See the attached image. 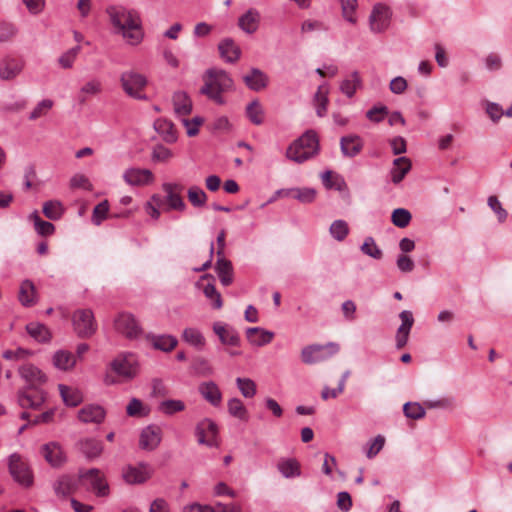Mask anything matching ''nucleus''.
Here are the masks:
<instances>
[{
	"instance_id": "nucleus-34",
	"label": "nucleus",
	"mask_w": 512,
	"mask_h": 512,
	"mask_svg": "<svg viewBox=\"0 0 512 512\" xmlns=\"http://www.w3.org/2000/svg\"><path fill=\"white\" fill-rule=\"evenodd\" d=\"M259 19V12L254 9H249L239 18V27L246 33L252 34L258 28Z\"/></svg>"
},
{
	"instance_id": "nucleus-6",
	"label": "nucleus",
	"mask_w": 512,
	"mask_h": 512,
	"mask_svg": "<svg viewBox=\"0 0 512 512\" xmlns=\"http://www.w3.org/2000/svg\"><path fill=\"white\" fill-rule=\"evenodd\" d=\"M120 82L127 95L138 100H146L147 97L142 90L147 85L144 75L135 71H126L121 74Z\"/></svg>"
},
{
	"instance_id": "nucleus-4",
	"label": "nucleus",
	"mask_w": 512,
	"mask_h": 512,
	"mask_svg": "<svg viewBox=\"0 0 512 512\" xmlns=\"http://www.w3.org/2000/svg\"><path fill=\"white\" fill-rule=\"evenodd\" d=\"M319 152V139L315 131L308 130L286 150V157L298 164L314 157Z\"/></svg>"
},
{
	"instance_id": "nucleus-5",
	"label": "nucleus",
	"mask_w": 512,
	"mask_h": 512,
	"mask_svg": "<svg viewBox=\"0 0 512 512\" xmlns=\"http://www.w3.org/2000/svg\"><path fill=\"white\" fill-rule=\"evenodd\" d=\"M340 347L335 342H329L325 345H309L302 349L301 358L306 364H314L325 361L338 353Z\"/></svg>"
},
{
	"instance_id": "nucleus-21",
	"label": "nucleus",
	"mask_w": 512,
	"mask_h": 512,
	"mask_svg": "<svg viewBox=\"0 0 512 512\" xmlns=\"http://www.w3.org/2000/svg\"><path fill=\"white\" fill-rule=\"evenodd\" d=\"M41 453L45 460L54 467L62 465L65 461L64 453L56 442L44 444L41 448Z\"/></svg>"
},
{
	"instance_id": "nucleus-17",
	"label": "nucleus",
	"mask_w": 512,
	"mask_h": 512,
	"mask_svg": "<svg viewBox=\"0 0 512 512\" xmlns=\"http://www.w3.org/2000/svg\"><path fill=\"white\" fill-rule=\"evenodd\" d=\"M161 439V429L156 425H149L141 431L139 446L143 450L152 451L159 446Z\"/></svg>"
},
{
	"instance_id": "nucleus-37",
	"label": "nucleus",
	"mask_w": 512,
	"mask_h": 512,
	"mask_svg": "<svg viewBox=\"0 0 512 512\" xmlns=\"http://www.w3.org/2000/svg\"><path fill=\"white\" fill-rule=\"evenodd\" d=\"M76 364L74 355L66 350H58L53 355V365L60 370L72 369Z\"/></svg>"
},
{
	"instance_id": "nucleus-20",
	"label": "nucleus",
	"mask_w": 512,
	"mask_h": 512,
	"mask_svg": "<svg viewBox=\"0 0 512 512\" xmlns=\"http://www.w3.org/2000/svg\"><path fill=\"white\" fill-rule=\"evenodd\" d=\"M106 412L100 405L90 404L81 408L78 412V418L84 423L100 424L105 419Z\"/></svg>"
},
{
	"instance_id": "nucleus-33",
	"label": "nucleus",
	"mask_w": 512,
	"mask_h": 512,
	"mask_svg": "<svg viewBox=\"0 0 512 512\" xmlns=\"http://www.w3.org/2000/svg\"><path fill=\"white\" fill-rule=\"evenodd\" d=\"M147 339L151 342L155 349L169 352L177 346V339L171 335H147Z\"/></svg>"
},
{
	"instance_id": "nucleus-13",
	"label": "nucleus",
	"mask_w": 512,
	"mask_h": 512,
	"mask_svg": "<svg viewBox=\"0 0 512 512\" xmlns=\"http://www.w3.org/2000/svg\"><path fill=\"white\" fill-rule=\"evenodd\" d=\"M391 16L392 12L388 6L375 5L369 17L371 30L375 33L385 31L389 27Z\"/></svg>"
},
{
	"instance_id": "nucleus-44",
	"label": "nucleus",
	"mask_w": 512,
	"mask_h": 512,
	"mask_svg": "<svg viewBox=\"0 0 512 512\" xmlns=\"http://www.w3.org/2000/svg\"><path fill=\"white\" fill-rule=\"evenodd\" d=\"M227 407L231 416L243 421L248 420V411L240 399L231 398L227 403Z\"/></svg>"
},
{
	"instance_id": "nucleus-60",
	"label": "nucleus",
	"mask_w": 512,
	"mask_h": 512,
	"mask_svg": "<svg viewBox=\"0 0 512 512\" xmlns=\"http://www.w3.org/2000/svg\"><path fill=\"white\" fill-rule=\"evenodd\" d=\"M191 368L194 371V373L201 376H208L213 372L208 360H206L203 357L195 358L192 362Z\"/></svg>"
},
{
	"instance_id": "nucleus-1",
	"label": "nucleus",
	"mask_w": 512,
	"mask_h": 512,
	"mask_svg": "<svg viewBox=\"0 0 512 512\" xmlns=\"http://www.w3.org/2000/svg\"><path fill=\"white\" fill-rule=\"evenodd\" d=\"M27 386L18 391V404L26 409H38L45 401V393L39 387L47 380L45 374L35 365L25 363L18 369Z\"/></svg>"
},
{
	"instance_id": "nucleus-52",
	"label": "nucleus",
	"mask_w": 512,
	"mask_h": 512,
	"mask_svg": "<svg viewBox=\"0 0 512 512\" xmlns=\"http://www.w3.org/2000/svg\"><path fill=\"white\" fill-rule=\"evenodd\" d=\"M188 199L195 207H202L207 201L206 193L197 186H192L188 189Z\"/></svg>"
},
{
	"instance_id": "nucleus-8",
	"label": "nucleus",
	"mask_w": 512,
	"mask_h": 512,
	"mask_svg": "<svg viewBox=\"0 0 512 512\" xmlns=\"http://www.w3.org/2000/svg\"><path fill=\"white\" fill-rule=\"evenodd\" d=\"M218 426L210 418H204L197 423L195 427V435L197 442L208 447H219Z\"/></svg>"
},
{
	"instance_id": "nucleus-15",
	"label": "nucleus",
	"mask_w": 512,
	"mask_h": 512,
	"mask_svg": "<svg viewBox=\"0 0 512 512\" xmlns=\"http://www.w3.org/2000/svg\"><path fill=\"white\" fill-rule=\"evenodd\" d=\"M401 325L398 327L395 335V343L397 349H402L406 346L411 328L414 324V317L411 311L403 310L399 314Z\"/></svg>"
},
{
	"instance_id": "nucleus-12",
	"label": "nucleus",
	"mask_w": 512,
	"mask_h": 512,
	"mask_svg": "<svg viewBox=\"0 0 512 512\" xmlns=\"http://www.w3.org/2000/svg\"><path fill=\"white\" fill-rule=\"evenodd\" d=\"M152 469L147 463H140L138 466L128 465L122 470V477L127 484H142L150 479Z\"/></svg>"
},
{
	"instance_id": "nucleus-24",
	"label": "nucleus",
	"mask_w": 512,
	"mask_h": 512,
	"mask_svg": "<svg viewBox=\"0 0 512 512\" xmlns=\"http://www.w3.org/2000/svg\"><path fill=\"white\" fill-rule=\"evenodd\" d=\"M220 56L229 63L236 62L241 56L240 47L231 39L225 38L218 44Z\"/></svg>"
},
{
	"instance_id": "nucleus-59",
	"label": "nucleus",
	"mask_w": 512,
	"mask_h": 512,
	"mask_svg": "<svg viewBox=\"0 0 512 512\" xmlns=\"http://www.w3.org/2000/svg\"><path fill=\"white\" fill-rule=\"evenodd\" d=\"M342 14L346 21L355 24V11L357 8V0H341Z\"/></svg>"
},
{
	"instance_id": "nucleus-49",
	"label": "nucleus",
	"mask_w": 512,
	"mask_h": 512,
	"mask_svg": "<svg viewBox=\"0 0 512 512\" xmlns=\"http://www.w3.org/2000/svg\"><path fill=\"white\" fill-rule=\"evenodd\" d=\"M63 211L62 204L59 201H47L43 204V213L51 220L60 219Z\"/></svg>"
},
{
	"instance_id": "nucleus-27",
	"label": "nucleus",
	"mask_w": 512,
	"mask_h": 512,
	"mask_svg": "<svg viewBox=\"0 0 512 512\" xmlns=\"http://www.w3.org/2000/svg\"><path fill=\"white\" fill-rule=\"evenodd\" d=\"M202 397L213 406H219L222 400V393L213 381L204 382L199 386Z\"/></svg>"
},
{
	"instance_id": "nucleus-57",
	"label": "nucleus",
	"mask_w": 512,
	"mask_h": 512,
	"mask_svg": "<svg viewBox=\"0 0 512 512\" xmlns=\"http://www.w3.org/2000/svg\"><path fill=\"white\" fill-rule=\"evenodd\" d=\"M81 47L79 45L69 49L59 57V64L64 69H69L73 66V63L79 54Z\"/></svg>"
},
{
	"instance_id": "nucleus-29",
	"label": "nucleus",
	"mask_w": 512,
	"mask_h": 512,
	"mask_svg": "<svg viewBox=\"0 0 512 512\" xmlns=\"http://www.w3.org/2000/svg\"><path fill=\"white\" fill-rule=\"evenodd\" d=\"M78 448L88 459L97 458L103 451L102 442L94 438H86L78 442Z\"/></svg>"
},
{
	"instance_id": "nucleus-47",
	"label": "nucleus",
	"mask_w": 512,
	"mask_h": 512,
	"mask_svg": "<svg viewBox=\"0 0 512 512\" xmlns=\"http://www.w3.org/2000/svg\"><path fill=\"white\" fill-rule=\"evenodd\" d=\"M412 219L411 213L405 208H397L392 212L391 221L399 228H405Z\"/></svg>"
},
{
	"instance_id": "nucleus-22",
	"label": "nucleus",
	"mask_w": 512,
	"mask_h": 512,
	"mask_svg": "<svg viewBox=\"0 0 512 512\" xmlns=\"http://www.w3.org/2000/svg\"><path fill=\"white\" fill-rule=\"evenodd\" d=\"M341 152L345 157H355L363 148V141L358 135H347L340 139Z\"/></svg>"
},
{
	"instance_id": "nucleus-3",
	"label": "nucleus",
	"mask_w": 512,
	"mask_h": 512,
	"mask_svg": "<svg viewBox=\"0 0 512 512\" xmlns=\"http://www.w3.org/2000/svg\"><path fill=\"white\" fill-rule=\"evenodd\" d=\"M203 80L204 85L201 87L200 93L215 103L223 105L225 100L222 93L231 90L234 84L229 74L222 69L210 68L206 70Z\"/></svg>"
},
{
	"instance_id": "nucleus-28",
	"label": "nucleus",
	"mask_w": 512,
	"mask_h": 512,
	"mask_svg": "<svg viewBox=\"0 0 512 512\" xmlns=\"http://www.w3.org/2000/svg\"><path fill=\"white\" fill-rule=\"evenodd\" d=\"M248 341L255 346H263L270 343L274 333L260 327H250L246 330Z\"/></svg>"
},
{
	"instance_id": "nucleus-32",
	"label": "nucleus",
	"mask_w": 512,
	"mask_h": 512,
	"mask_svg": "<svg viewBox=\"0 0 512 512\" xmlns=\"http://www.w3.org/2000/svg\"><path fill=\"white\" fill-rule=\"evenodd\" d=\"M215 269L224 286H229L233 282L232 263L225 257H218Z\"/></svg>"
},
{
	"instance_id": "nucleus-31",
	"label": "nucleus",
	"mask_w": 512,
	"mask_h": 512,
	"mask_svg": "<svg viewBox=\"0 0 512 512\" xmlns=\"http://www.w3.org/2000/svg\"><path fill=\"white\" fill-rule=\"evenodd\" d=\"M58 389L63 402L67 406L76 407L83 401L82 392L77 388H72L64 384H59Z\"/></svg>"
},
{
	"instance_id": "nucleus-25",
	"label": "nucleus",
	"mask_w": 512,
	"mask_h": 512,
	"mask_svg": "<svg viewBox=\"0 0 512 512\" xmlns=\"http://www.w3.org/2000/svg\"><path fill=\"white\" fill-rule=\"evenodd\" d=\"M213 331L224 345L238 346L240 344L239 335L233 328L216 322L213 325Z\"/></svg>"
},
{
	"instance_id": "nucleus-16",
	"label": "nucleus",
	"mask_w": 512,
	"mask_h": 512,
	"mask_svg": "<svg viewBox=\"0 0 512 512\" xmlns=\"http://www.w3.org/2000/svg\"><path fill=\"white\" fill-rule=\"evenodd\" d=\"M111 369L126 379H131L137 374L136 361L132 355L118 356L111 362Z\"/></svg>"
},
{
	"instance_id": "nucleus-62",
	"label": "nucleus",
	"mask_w": 512,
	"mask_h": 512,
	"mask_svg": "<svg viewBox=\"0 0 512 512\" xmlns=\"http://www.w3.org/2000/svg\"><path fill=\"white\" fill-rule=\"evenodd\" d=\"M54 102L50 99H44L40 101L37 106L29 115L30 120H36L42 116H45L48 111L53 107Z\"/></svg>"
},
{
	"instance_id": "nucleus-7",
	"label": "nucleus",
	"mask_w": 512,
	"mask_h": 512,
	"mask_svg": "<svg viewBox=\"0 0 512 512\" xmlns=\"http://www.w3.org/2000/svg\"><path fill=\"white\" fill-rule=\"evenodd\" d=\"M74 331L80 338H89L97 330L94 314L90 309H78L72 315Z\"/></svg>"
},
{
	"instance_id": "nucleus-51",
	"label": "nucleus",
	"mask_w": 512,
	"mask_h": 512,
	"mask_svg": "<svg viewBox=\"0 0 512 512\" xmlns=\"http://www.w3.org/2000/svg\"><path fill=\"white\" fill-rule=\"evenodd\" d=\"M403 412L407 418L418 420L425 416V409L417 402H407L403 406Z\"/></svg>"
},
{
	"instance_id": "nucleus-53",
	"label": "nucleus",
	"mask_w": 512,
	"mask_h": 512,
	"mask_svg": "<svg viewBox=\"0 0 512 512\" xmlns=\"http://www.w3.org/2000/svg\"><path fill=\"white\" fill-rule=\"evenodd\" d=\"M236 384L241 394L246 398H252L256 394V384L249 378H237Z\"/></svg>"
},
{
	"instance_id": "nucleus-58",
	"label": "nucleus",
	"mask_w": 512,
	"mask_h": 512,
	"mask_svg": "<svg viewBox=\"0 0 512 512\" xmlns=\"http://www.w3.org/2000/svg\"><path fill=\"white\" fill-rule=\"evenodd\" d=\"M204 295L212 301V307L214 309H220L223 305L221 294L216 290L215 285L208 283L203 288Z\"/></svg>"
},
{
	"instance_id": "nucleus-19",
	"label": "nucleus",
	"mask_w": 512,
	"mask_h": 512,
	"mask_svg": "<svg viewBox=\"0 0 512 512\" xmlns=\"http://www.w3.org/2000/svg\"><path fill=\"white\" fill-rule=\"evenodd\" d=\"M23 68V60L5 57L0 61V79L3 81L13 80L22 72Z\"/></svg>"
},
{
	"instance_id": "nucleus-26",
	"label": "nucleus",
	"mask_w": 512,
	"mask_h": 512,
	"mask_svg": "<svg viewBox=\"0 0 512 512\" xmlns=\"http://www.w3.org/2000/svg\"><path fill=\"white\" fill-rule=\"evenodd\" d=\"M18 299L24 307H31L36 304L37 292L32 281L28 279L22 281L19 288Z\"/></svg>"
},
{
	"instance_id": "nucleus-43",
	"label": "nucleus",
	"mask_w": 512,
	"mask_h": 512,
	"mask_svg": "<svg viewBox=\"0 0 512 512\" xmlns=\"http://www.w3.org/2000/svg\"><path fill=\"white\" fill-rule=\"evenodd\" d=\"M182 338L188 344L201 349L205 345V338L196 328H186L182 333Z\"/></svg>"
},
{
	"instance_id": "nucleus-38",
	"label": "nucleus",
	"mask_w": 512,
	"mask_h": 512,
	"mask_svg": "<svg viewBox=\"0 0 512 512\" xmlns=\"http://www.w3.org/2000/svg\"><path fill=\"white\" fill-rule=\"evenodd\" d=\"M26 330L38 342H49L51 339V333L44 324L31 322L26 325Z\"/></svg>"
},
{
	"instance_id": "nucleus-39",
	"label": "nucleus",
	"mask_w": 512,
	"mask_h": 512,
	"mask_svg": "<svg viewBox=\"0 0 512 512\" xmlns=\"http://www.w3.org/2000/svg\"><path fill=\"white\" fill-rule=\"evenodd\" d=\"M361 87V78L358 72L354 71L350 76L343 80L340 85V90L347 97L351 98L356 90Z\"/></svg>"
},
{
	"instance_id": "nucleus-50",
	"label": "nucleus",
	"mask_w": 512,
	"mask_h": 512,
	"mask_svg": "<svg viewBox=\"0 0 512 512\" xmlns=\"http://www.w3.org/2000/svg\"><path fill=\"white\" fill-rule=\"evenodd\" d=\"M329 230L331 236L337 241H343L349 234L348 224L344 220H335Z\"/></svg>"
},
{
	"instance_id": "nucleus-18",
	"label": "nucleus",
	"mask_w": 512,
	"mask_h": 512,
	"mask_svg": "<svg viewBox=\"0 0 512 512\" xmlns=\"http://www.w3.org/2000/svg\"><path fill=\"white\" fill-rule=\"evenodd\" d=\"M123 179L130 186H145L154 181V175L149 169L128 168L123 173Z\"/></svg>"
},
{
	"instance_id": "nucleus-36",
	"label": "nucleus",
	"mask_w": 512,
	"mask_h": 512,
	"mask_svg": "<svg viewBox=\"0 0 512 512\" xmlns=\"http://www.w3.org/2000/svg\"><path fill=\"white\" fill-rule=\"evenodd\" d=\"M154 127L167 143H173L177 140L176 130L171 121L158 119L155 121Z\"/></svg>"
},
{
	"instance_id": "nucleus-63",
	"label": "nucleus",
	"mask_w": 512,
	"mask_h": 512,
	"mask_svg": "<svg viewBox=\"0 0 512 512\" xmlns=\"http://www.w3.org/2000/svg\"><path fill=\"white\" fill-rule=\"evenodd\" d=\"M315 101L317 103L316 113L319 117H323L327 112L328 97L327 92L323 91L321 86L315 94Z\"/></svg>"
},
{
	"instance_id": "nucleus-42",
	"label": "nucleus",
	"mask_w": 512,
	"mask_h": 512,
	"mask_svg": "<svg viewBox=\"0 0 512 512\" xmlns=\"http://www.w3.org/2000/svg\"><path fill=\"white\" fill-rule=\"evenodd\" d=\"M246 115L255 125H261L264 121V110L258 100H253L246 107Z\"/></svg>"
},
{
	"instance_id": "nucleus-54",
	"label": "nucleus",
	"mask_w": 512,
	"mask_h": 512,
	"mask_svg": "<svg viewBox=\"0 0 512 512\" xmlns=\"http://www.w3.org/2000/svg\"><path fill=\"white\" fill-rule=\"evenodd\" d=\"M361 251L374 259H381L383 256L382 250L376 245L372 237H367L361 246Z\"/></svg>"
},
{
	"instance_id": "nucleus-9",
	"label": "nucleus",
	"mask_w": 512,
	"mask_h": 512,
	"mask_svg": "<svg viewBox=\"0 0 512 512\" xmlns=\"http://www.w3.org/2000/svg\"><path fill=\"white\" fill-rule=\"evenodd\" d=\"M9 471L13 479L22 486L29 487L33 483V475L29 465L22 457L14 453L9 457Z\"/></svg>"
},
{
	"instance_id": "nucleus-46",
	"label": "nucleus",
	"mask_w": 512,
	"mask_h": 512,
	"mask_svg": "<svg viewBox=\"0 0 512 512\" xmlns=\"http://www.w3.org/2000/svg\"><path fill=\"white\" fill-rule=\"evenodd\" d=\"M30 218L34 223V228L38 234L42 236H49L54 233V225L51 222L42 220L37 212L32 213Z\"/></svg>"
},
{
	"instance_id": "nucleus-61",
	"label": "nucleus",
	"mask_w": 512,
	"mask_h": 512,
	"mask_svg": "<svg viewBox=\"0 0 512 512\" xmlns=\"http://www.w3.org/2000/svg\"><path fill=\"white\" fill-rule=\"evenodd\" d=\"M102 91L101 82L99 80L93 79L85 83L80 90V102H85V97L82 96L84 94L87 95H97Z\"/></svg>"
},
{
	"instance_id": "nucleus-35",
	"label": "nucleus",
	"mask_w": 512,
	"mask_h": 512,
	"mask_svg": "<svg viewBox=\"0 0 512 512\" xmlns=\"http://www.w3.org/2000/svg\"><path fill=\"white\" fill-rule=\"evenodd\" d=\"M174 110L178 115L186 116L192 111V101L183 91L175 92L173 95Z\"/></svg>"
},
{
	"instance_id": "nucleus-55",
	"label": "nucleus",
	"mask_w": 512,
	"mask_h": 512,
	"mask_svg": "<svg viewBox=\"0 0 512 512\" xmlns=\"http://www.w3.org/2000/svg\"><path fill=\"white\" fill-rule=\"evenodd\" d=\"M108 213L109 202L107 200H104L94 207L92 214V222L97 226L100 225L103 222V220H105L108 217Z\"/></svg>"
},
{
	"instance_id": "nucleus-56",
	"label": "nucleus",
	"mask_w": 512,
	"mask_h": 512,
	"mask_svg": "<svg viewBox=\"0 0 512 512\" xmlns=\"http://www.w3.org/2000/svg\"><path fill=\"white\" fill-rule=\"evenodd\" d=\"M54 491L58 496H66L72 493L73 491V483L72 480L67 476L60 477L54 483Z\"/></svg>"
},
{
	"instance_id": "nucleus-41",
	"label": "nucleus",
	"mask_w": 512,
	"mask_h": 512,
	"mask_svg": "<svg viewBox=\"0 0 512 512\" xmlns=\"http://www.w3.org/2000/svg\"><path fill=\"white\" fill-rule=\"evenodd\" d=\"M185 403L178 399H167L160 402L158 410L167 416H172L175 413L182 412L185 410Z\"/></svg>"
},
{
	"instance_id": "nucleus-2",
	"label": "nucleus",
	"mask_w": 512,
	"mask_h": 512,
	"mask_svg": "<svg viewBox=\"0 0 512 512\" xmlns=\"http://www.w3.org/2000/svg\"><path fill=\"white\" fill-rule=\"evenodd\" d=\"M106 12L112 25L122 33L130 44L135 45L142 40L141 21L135 10L113 5L107 7Z\"/></svg>"
},
{
	"instance_id": "nucleus-64",
	"label": "nucleus",
	"mask_w": 512,
	"mask_h": 512,
	"mask_svg": "<svg viewBox=\"0 0 512 512\" xmlns=\"http://www.w3.org/2000/svg\"><path fill=\"white\" fill-rule=\"evenodd\" d=\"M386 115H388V108L385 105L375 106L366 113V117L375 123L381 122Z\"/></svg>"
},
{
	"instance_id": "nucleus-48",
	"label": "nucleus",
	"mask_w": 512,
	"mask_h": 512,
	"mask_svg": "<svg viewBox=\"0 0 512 512\" xmlns=\"http://www.w3.org/2000/svg\"><path fill=\"white\" fill-rule=\"evenodd\" d=\"M126 413L130 417H145L149 414V409L138 398H132L126 407Z\"/></svg>"
},
{
	"instance_id": "nucleus-10",
	"label": "nucleus",
	"mask_w": 512,
	"mask_h": 512,
	"mask_svg": "<svg viewBox=\"0 0 512 512\" xmlns=\"http://www.w3.org/2000/svg\"><path fill=\"white\" fill-rule=\"evenodd\" d=\"M115 329L128 339H137L142 334V328L130 313H120L114 321Z\"/></svg>"
},
{
	"instance_id": "nucleus-14",
	"label": "nucleus",
	"mask_w": 512,
	"mask_h": 512,
	"mask_svg": "<svg viewBox=\"0 0 512 512\" xmlns=\"http://www.w3.org/2000/svg\"><path fill=\"white\" fill-rule=\"evenodd\" d=\"M183 189V185L179 183L167 182L162 184V190L166 194V202L169 209L177 211H184L186 209V204L181 196Z\"/></svg>"
},
{
	"instance_id": "nucleus-40",
	"label": "nucleus",
	"mask_w": 512,
	"mask_h": 512,
	"mask_svg": "<svg viewBox=\"0 0 512 512\" xmlns=\"http://www.w3.org/2000/svg\"><path fill=\"white\" fill-rule=\"evenodd\" d=\"M278 470L285 478L300 476V465L296 459L281 460L278 465Z\"/></svg>"
},
{
	"instance_id": "nucleus-23",
	"label": "nucleus",
	"mask_w": 512,
	"mask_h": 512,
	"mask_svg": "<svg viewBox=\"0 0 512 512\" xmlns=\"http://www.w3.org/2000/svg\"><path fill=\"white\" fill-rule=\"evenodd\" d=\"M246 86L253 91H260L267 87L268 76L258 68H252L248 74L243 76Z\"/></svg>"
},
{
	"instance_id": "nucleus-11",
	"label": "nucleus",
	"mask_w": 512,
	"mask_h": 512,
	"mask_svg": "<svg viewBox=\"0 0 512 512\" xmlns=\"http://www.w3.org/2000/svg\"><path fill=\"white\" fill-rule=\"evenodd\" d=\"M79 476L82 480L89 482L90 488L98 497H106L109 495V485L99 469L91 468L86 471H81Z\"/></svg>"
},
{
	"instance_id": "nucleus-30",
	"label": "nucleus",
	"mask_w": 512,
	"mask_h": 512,
	"mask_svg": "<svg viewBox=\"0 0 512 512\" xmlns=\"http://www.w3.org/2000/svg\"><path fill=\"white\" fill-rule=\"evenodd\" d=\"M412 167L411 161L407 157H399L393 161V168L391 170V180L393 183H400L405 175L410 171Z\"/></svg>"
},
{
	"instance_id": "nucleus-45",
	"label": "nucleus",
	"mask_w": 512,
	"mask_h": 512,
	"mask_svg": "<svg viewBox=\"0 0 512 512\" xmlns=\"http://www.w3.org/2000/svg\"><path fill=\"white\" fill-rule=\"evenodd\" d=\"M286 195L302 203H311L315 199L316 191L312 188H294L287 190Z\"/></svg>"
}]
</instances>
